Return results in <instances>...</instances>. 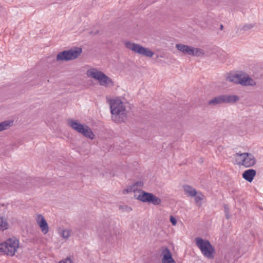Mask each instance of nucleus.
<instances>
[{
  "instance_id": "nucleus-1",
  "label": "nucleus",
  "mask_w": 263,
  "mask_h": 263,
  "mask_svg": "<svg viewBox=\"0 0 263 263\" xmlns=\"http://www.w3.org/2000/svg\"><path fill=\"white\" fill-rule=\"evenodd\" d=\"M106 100L109 106L112 120L117 123L124 122L128 114L125 99L119 96H106Z\"/></svg>"
},
{
  "instance_id": "nucleus-2",
  "label": "nucleus",
  "mask_w": 263,
  "mask_h": 263,
  "mask_svg": "<svg viewBox=\"0 0 263 263\" xmlns=\"http://www.w3.org/2000/svg\"><path fill=\"white\" fill-rule=\"evenodd\" d=\"M86 75L88 78L97 81L102 86L112 87L115 85L114 82L110 77L97 68L91 67L87 69Z\"/></svg>"
},
{
  "instance_id": "nucleus-3",
  "label": "nucleus",
  "mask_w": 263,
  "mask_h": 263,
  "mask_svg": "<svg viewBox=\"0 0 263 263\" xmlns=\"http://www.w3.org/2000/svg\"><path fill=\"white\" fill-rule=\"evenodd\" d=\"M19 246L20 241L18 239L15 237L9 238L0 243V253L13 256L17 252Z\"/></svg>"
},
{
  "instance_id": "nucleus-4",
  "label": "nucleus",
  "mask_w": 263,
  "mask_h": 263,
  "mask_svg": "<svg viewBox=\"0 0 263 263\" xmlns=\"http://www.w3.org/2000/svg\"><path fill=\"white\" fill-rule=\"evenodd\" d=\"M67 124L72 129L85 137L90 140H93L95 138V134L91 129L87 125L82 124L79 121L73 119H69Z\"/></svg>"
},
{
  "instance_id": "nucleus-5",
  "label": "nucleus",
  "mask_w": 263,
  "mask_h": 263,
  "mask_svg": "<svg viewBox=\"0 0 263 263\" xmlns=\"http://www.w3.org/2000/svg\"><path fill=\"white\" fill-rule=\"evenodd\" d=\"M195 241L196 246L204 257L209 259L214 258L215 249L209 240L203 239L200 237H196Z\"/></svg>"
},
{
  "instance_id": "nucleus-6",
  "label": "nucleus",
  "mask_w": 263,
  "mask_h": 263,
  "mask_svg": "<svg viewBox=\"0 0 263 263\" xmlns=\"http://www.w3.org/2000/svg\"><path fill=\"white\" fill-rule=\"evenodd\" d=\"M124 44L126 49L132 51L135 53L148 58H152L154 55V52L153 51L140 44L130 41H125Z\"/></svg>"
},
{
  "instance_id": "nucleus-7",
  "label": "nucleus",
  "mask_w": 263,
  "mask_h": 263,
  "mask_svg": "<svg viewBox=\"0 0 263 263\" xmlns=\"http://www.w3.org/2000/svg\"><path fill=\"white\" fill-rule=\"evenodd\" d=\"M234 157L236 162L238 165L243 166L246 167H252L256 163V158L251 153H236L234 155Z\"/></svg>"
},
{
  "instance_id": "nucleus-8",
  "label": "nucleus",
  "mask_w": 263,
  "mask_h": 263,
  "mask_svg": "<svg viewBox=\"0 0 263 263\" xmlns=\"http://www.w3.org/2000/svg\"><path fill=\"white\" fill-rule=\"evenodd\" d=\"M82 52L81 48L76 47L59 52L56 58L57 61H68L78 58Z\"/></svg>"
},
{
  "instance_id": "nucleus-9",
  "label": "nucleus",
  "mask_w": 263,
  "mask_h": 263,
  "mask_svg": "<svg viewBox=\"0 0 263 263\" xmlns=\"http://www.w3.org/2000/svg\"><path fill=\"white\" fill-rule=\"evenodd\" d=\"M135 198L143 202L151 203L155 205H159L161 202L160 198L152 193L144 192L142 190L136 192Z\"/></svg>"
},
{
  "instance_id": "nucleus-10",
  "label": "nucleus",
  "mask_w": 263,
  "mask_h": 263,
  "mask_svg": "<svg viewBox=\"0 0 263 263\" xmlns=\"http://www.w3.org/2000/svg\"><path fill=\"white\" fill-rule=\"evenodd\" d=\"M162 263H176L172 253L167 247H162L161 252Z\"/></svg>"
},
{
  "instance_id": "nucleus-11",
  "label": "nucleus",
  "mask_w": 263,
  "mask_h": 263,
  "mask_svg": "<svg viewBox=\"0 0 263 263\" xmlns=\"http://www.w3.org/2000/svg\"><path fill=\"white\" fill-rule=\"evenodd\" d=\"M35 218L42 233L46 234L49 232V227L45 218L41 214H37Z\"/></svg>"
},
{
  "instance_id": "nucleus-12",
  "label": "nucleus",
  "mask_w": 263,
  "mask_h": 263,
  "mask_svg": "<svg viewBox=\"0 0 263 263\" xmlns=\"http://www.w3.org/2000/svg\"><path fill=\"white\" fill-rule=\"evenodd\" d=\"M239 84L245 86H254L256 85V82L248 75L241 73V77Z\"/></svg>"
},
{
  "instance_id": "nucleus-13",
  "label": "nucleus",
  "mask_w": 263,
  "mask_h": 263,
  "mask_svg": "<svg viewBox=\"0 0 263 263\" xmlns=\"http://www.w3.org/2000/svg\"><path fill=\"white\" fill-rule=\"evenodd\" d=\"M57 232L60 236L65 240H67L71 234V230L70 229L62 227L57 229Z\"/></svg>"
},
{
  "instance_id": "nucleus-14",
  "label": "nucleus",
  "mask_w": 263,
  "mask_h": 263,
  "mask_svg": "<svg viewBox=\"0 0 263 263\" xmlns=\"http://www.w3.org/2000/svg\"><path fill=\"white\" fill-rule=\"evenodd\" d=\"M256 174L255 170L249 169L245 171L242 174V177L249 182H251Z\"/></svg>"
},
{
  "instance_id": "nucleus-15",
  "label": "nucleus",
  "mask_w": 263,
  "mask_h": 263,
  "mask_svg": "<svg viewBox=\"0 0 263 263\" xmlns=\"http://www.w3.org/2000/svg\"><path fill=\"white\" fill-rule=\"evenodd\" d=\"M189 55L197 57H204L205 55V53L204 50L201 48L191 46Z\"/></svg>"
},
{
  "instance_id": "nucleus-16",
  "label": "nucleus",
  "mask_w": 263,
  "mask_h": 263,
  "mask_svg": "<svg viewBox=\"0 0 263 263\" xmlns=\"http://www.w3.org/2000/svg\"><path fill=\"white\" fill-rule=\"evenodd\" d=\"M183 189L184 194L188 197H193L197 192L195 189L189 185H184L183 186Z\"/></svg>"
},
{
  "instance_id": "nucleus-17",
  "label": "nucleus",
  "mask_w": 263,
  "mask_h": 263,
  "mask_svg": "<svg viewBox=\"0 0 263 263\" xmlns=\"http://www.w3.org/2000/svg\"><path fill=\"white\" fill-rule=\"evenodd\" d=\"M224 103H234L239 100V98L235 95H223Z\"/></svg>"
},
{
  "instance_id": "nucleus-18",
  "label": "nucleus",
  "mask_w": 263,
  "mask_h": 263,
  "mask_svg": "<svg viewBox=\"0 0 263 263\" xmlns=\"http://www.w3.org/2000/svg\"><path fill=\"white\" fill-rule=\"evenodd\" d=\"M241 77V73L230 75L226 77V80L230 82L239 84Z\"/></svg>"
},
{
  "instance_id": "nucleus-19",
  "label": "nucleus",
  "mask_w": 263,
  "mask_h": 263,
  "mask_svg": "<svg viewBox=\"0 0 263 263\" xmlns=\"http://www.w3.org/2000/svg\"><path fill=\"white\" fill-rule=\"evenodd\" d=\"M190 47L191 46L182 44H177L176 45V48L184 54L190 55Z\"/></svg>"
},
{
  "instance_id": "nucleus-20",
  "label": "nucleus",
  "mask_w": 263,
  "mask_h": 263,
  "mask_svg": "<svg viewBox=\"0 0 263 263\" xmlns=\"http://www.w3.org/2000/svg\"><path fill=\"white\" fill-rule=\"evenodd\" d=\"M222 103H224L223 95L216 96L213 98L209 102V105L213 106Z\"/></svg>"
},
{
  "instance_id": "nucleus-21",
  "label": "nucleus",
  "mask_w": 263,
  "mask_h": 263,
  "mask_svg": "<svg viewBox=\"0 0 263 263\" xmlns=\"http://www.w3.org/2000/svg\"><path fill=\"white\" fill-rule=\"evenodd\" d=\"M194 197L195 202L199 206L202 204V201L205 198L204 195L201 192H197Z\"/></svg>"
},
{
  "instance_id": "nucleus-22",
  "label": "nucleus",
  "mask_w": 263,
  "mask_h": 263,
  "mask_svg": "<svg viewBox=\"0 0 263 263\" xmlns=\"http://www.w3.org/2000/svg\"><path fill=\"white\" fill-rule=\"evenodd\" d=\"M13 124V121L7 120L0 123V132L7 129Z\"/></svg>"
},
{
  "instance_id": "nucleus-23",
  "label": "nucleus",
  "mask_w": 263,
  "mask_h": 263,
  "mask_svg": "<svg viewBox=\"0 0 263 263\" xmlns=\"http://www.w3.org/2000/svg\"><path fill=\"white\" fill-rule=\"evenodd\" d=\"M9 224L7 219L0 216V231H4L8 228Z\"/></svg>"
},
{
  "instance_id": "nucleus-24",
  "label": "nucleus",
  "mask_w": 263,
  "mask_h": 263,
  "mask_svg": "<svg viewBox=\"0 0 263 263\" xmlns=\"http://www.w3.org/2000/svg\"><path fill=\"white\" fill-rule=\"evenodd\" d=\"M140 189H136L135 186L133 185L128 186L126 189L123 191V194H127L131 192H134V197L135 198V194L136 192L140 191Z\"/></svg>"
},
{
  "instance_id": "nucleus-25",
  "label": "nucleus",
  "mask_w": 263,
  "mask_h": 263,
  "mask_svg": "<svg viewBox=\"0 0 263 263\" xmlns=\"http://www.w3.org/2000/svg\"><path fill=\"white\" fill-rule=\"evenodd\" d=\"M254 27V24H246L242 26L240 29L247 31L251 30Z\"/></svg>"
},
{
  "instance_id": "nucleus-26",
  "label": "nucleus",
  "mask_w": 263,
  "mask_h": 263,
  "mask_svg": "<svg viewBox=\"0 0 263 263\" xmlns=\"http://www.w3.org/2000/svg\"><path fill=\"white\" fill-rule=\"evenodd\" d=\"M134 186H135L136 189H139L143 185V182L139 181L136 182L135 184H133Z\"/></svg>"
},
{
  "instance_id": "nucleus-27",
  "label": "nucleus",
  "mask_w": 263,
  "mask_h": 263,
  "mask_svg": "<svg viewBox=\"0 0 263 263\" xmlns=\"http://www.w3.org/2000/svg\"><path fill=\"white\" fill-rule=\"evenodd\" d=\"M170 221L173 226H176L177 224L176 219L173 216H170Z\"/></svg>"
},
{
  "instance_id": "nucleus-28",
  "label": "nucleus",
  "mask_w": 263,
  "mask_h": 263,
  "mask_svg": "<svg viewBox=\"0 0 263 263\" xmlns=\"http://www.w3.org/2000/svg\"><path fill=\"white\" fill-rule=\"evenodd\" d=\"M59 263H72L70 258H67L65 260L61 261Z\"/></svg>"
},
{
  "instance_id": "nucleus-29",
  "label": "nucleus",
  "mask_w": 263,
  "mask_h": 263,
  "mask_svg": "<svg viewBox=\"0 0 263 263\" xmlns=\"http://www.w3.org/2000/svg\"><path fill=\"white\" fill-rule=\"evenodd\" d=\"M224 212L226 213H229V209L227 205H224Z\"/></svg>"
},
{
  "instance_id": "nucleus-30",
  "label": "nucleus",
  "mask_w": 263,
  "mask_h": 263,
  "mask_svg": "<svg viewBox=\"0 0 263 263\" xmlns=\"http://www.w3.org/2000/svg\"><path fill=\"white\" fill-rule=\"evenodd\" d=\"M124 210H126L127 212H130V211H131L132 210V208H130V207H128L127 206H125L124 208Z\"/></svg>"
},
{
  "instance_id": "nucleus-31",
  "label": "nucleus",
  "mask_w": 263,
  "mask_h": 263,
  "mask_svg": "<svg viewBox=\"0 0 263 263\" xmlns=\"http://www.w3.org/2000/svg\"><path fill=\"white\" fill-rule=\"evenodd\" d=\"M226 217L227 219H229L230 218L229 213H226Z\"/></svg>"
}]
</instances>
